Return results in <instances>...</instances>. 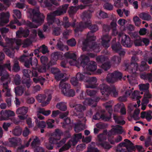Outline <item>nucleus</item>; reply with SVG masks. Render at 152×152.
<instances>
[{"label":"nucleus","mask_w":152,"mask_h":152,"mask_svg":"<svg viewBox=\"0 0 152 152\" xmlns=\"http://www.w3.org/2000/svg\"><path fill=\"white\" fill-rule=\"evenodd\" d=\"M95 56V54L91 53L83 54L80 56L77 61L76 60V55L75 53L68 52L64 54L65 57L67 59V61L71 65H75L78 67L81 66L87 75H91L92 72L96 69V64L94 61H89L90 58H94Z\"/></svg>","instance_id":"nucleus-1"},{"label":"nucleus","mask_w":152,"mask_h":152,"mask_svg":"<svg viewBox=\"0 0 152 152\" xmlns=\"http://www.w3.org/2000/svg\"><path fill=\"white\" fill-rule=\"evenodd\" d=\"M29 13L30 14L29 17L32 19L33 21L32 23H28V26L30 28H37L43 22L45 16L43 14L40 13L38 8L34 10L30 9Z\"/></svg>","instance_id":"nucleus-2"},{"label":"nucleus","mask_w":152,"mask_h":152,"mask_svg":"<svg viewBox=\"0 0 152 152\" xmlns=\"http://www.w3.org/2000/svg\"><path fill=\"white\" fill-rule=\"evenodd\" d=\"M91 17V14L86 12H84L82 14L81 17L83 20L86 21L85 23L81 22L76 27V28L75 30L76 34L78 31H81L87 27L89 28L93 32H95L98 30V28L96 26L94 25L91 26V22L90 20Z\"/></svg>","instance_id":"nucleus-3"},{"label":"nucleus","mask_w":152,"mask_h":152,"mask_svg":"<svg viewBox=\"0 0 152 152\" xmlns=\"http://www.w3.org/2000/svg\"><path fill=\"white\" fill-rule=\"evenodd\" d=\"M60 136V130L57 129L56 131L51 134V137L49 139V142L45 144L46 148L49 150H51L53 148V144H57V146L58 147L62 145L65 142L67 138H64L58 142V140H60L61 138Z\"/></svg>","instance_id":"nucleus-4"},{"label":"nucleus","mask_w":152,"mask_h":152,"mask_svg":"<svg viewBox=\"0 0 152 152\" xmlns=\"http://www.w3.org/2000/svg\"><path fill=\"white\" fill-rule=\"evenodd\" d=\"M5 40L7 43L6 45L4 44L2 42V39L0 35V45L3 47H9L12 49H18L19 46L23 44V47L25 48L27 47L28 44L27 42V40L23 43L20 39H9L6 38Z\"/></svg>","instance_id":"nucleus-5"},{"label":"nucleus","mask_w":152,"mask_h":152,"mask_svg":"<svg viewBox=\"0 0 152 152\" xmlns=\"http://www.w3.org/2000/svg\"><path fill=\"white\" fill-rule=\"evenodd\" d=\"M86 72L81 74L78 73L76 75L77 77L80 81H83L87 83L85 84V87L87 88H93L96 87L95 84L97 82V79L96 78L94 77H91L88 76Z\"/></svg>","instance_id":"nucleus-6"},{"label":"nucleus","mask_w":152,"mask_h":152,"mask_svg":"<svg viewBox=\"0 0 152 152\" xmlns=\"http://www.w3.org/2000/svg\"><path fill=\"white\" fill-rule=\"evenodd\" d=\"M32 59L31 58H30L29 60L27 59L26 56H23L20 58V61L21 62H25V66L27 67L28 68L30 64L32 66L33 70L32 71V75L33 76L36 77L37 75V73L36 71H35L37 68V60L36 58H34L31 62V61Z\"/></svg>","instance_id":"nucleus-7"},{"label":"nucleus","mask_w":152,"mask_h":152,"mask_svg":"<svg viewBox=\"0 0 152 152\" xmlns=\"http://www.w3.org/2000/svg\"><path fill=\"white\" fill-rule=\"evenodd\" d=\"M70 85L62 80L59 85V88L61 89L62 93L66 96H73L75 95V91L72 89H69L70 88Z\"/></svg>","instance_id":"nucleus-8"},{"label":"nucleus","mask_w":152,"mask_h":152,"mask_svg":"<svg viewBox=\"0 0 152 152\" xmlns=\"http://www.w3.org/2000/svg\"><path fill=\"white\" fill-rule=\"evenodd\" d=\"M124 147H125L129 152H132L134 149L132 143L129 140L125 139L118 145L116 152H127L126 151L122 148Z\"/></svg>","instance_id":"nucleus-9"},{"label":"nucleus","mask_w":152,"mask_h":152,"mask_svg":"<svg viewBox=\"0 0 152 152\" xmlns=\"http://www.w3.org/2000/svg\"><path fill=\"white\" fill-rule=\"evenodd\" d=\"M4 74L6 75V77H4V75H3L1 77V84L3 86V89L2 91L6 92L5 95L6 96L10 97L11 96L10 94V89L8 88V84L10 81V78L8 75L7 73L5 72Z\"/></svg>","instance_id":"nucleus-10"},{"label":"nucleus","mask_w":152,"mask_h":152,"mask_svg":"<svg viewBox=\"0 0 152 152\" xmlns=\"http://www.w3.org/2000/svg\"><path fill=\"white\" fill-rule=\"evenodd\" d=\"M139 61V59L137 57H132L131 60L130 67L131 68L129 69V64H126L124 66L126 69H128L129 73L132 74H135L137 71L139 66L137 62Z\"/></svg>","instance_id":"nucleus-11"},{"label":"nucleus","mask_w":152,"mask_h":152,"mask_svg":"<svg viewBox=\"0 0 152 152\" xmlns=\"http://www.w3.org/2000/svg\"><path fill=\"white\" fill-rule=\"evenodd\" d=\"M82 138L81 133H79L75 135V136L69 140L68 142L65 144L59 150V152H62L63 151L68 149L72 145H75L78 140Z\"/></svg>","instance_id":"nucleus-12"},{"label":"nucleus","mask_w":152,"mask_h":152,"mask_svg":"<svg viewBox=\"0 0 152 152\" xmlns=\"http://www.w3.org/2000/svg\"><path fill=\"white\" fill-rule=\"evenodd\" d=\"M4 53H0V76L1 77L4 75V77H6V75L4 74V72H6L8 74V75L9 77L8 73L4 69V68H7L9 71L11 70V64L10 61H8L7 63L3 66L1 65V61L4 58Z\"/></svg>","instance_id":"nucleus-13"},{"label":"nucleus","mask_w":152,"mask_h":152,"mask_svg":"<svg viewBox=\"0 0 152 152\" xmlns=\"http://www.w3.org/2000/svg\"><path fill=\"white\" fill-rule=\"evenodd\" d=\"M68 7V4H65L62 6L61 9L54 11L53 12L48 15V20L49 22L53 20L54 16L60 15L66 12Z\"/></svg>","instance_id":"nucleus-14"},{"label":"nucleus","mask_w":152,"mask_h":152,"mask_svg":"<svg viewBox=\"0 0 152 152\" xmlns=\"http://www.w3.org/2000/svg\"><path fill=\"white\" fill-rule=\"evenodd\" d=\"M118 36L120 39L121 38V42L123 46L127 47H130L132 46V42L129 36L121 33L118 34Z\"/></svg>","instance_id":"nucleus-15"},{"label":"nucleus","mask_w":152,"mask_h":152,"mask_svg":"<svg viewBox=\"0 0 152 152\" xmlns=\"http://www.w3.org/2000/svg\"><path fill=\"white\" fill-rule=\"evenodd\" d=\"M121 77V73L119 72L116 71L113 73L109 74L107 75V81L108 83H113L120 80Z\"/></svg>","instance_id":"nucleus-16"},{"label":"nucleus","mask_w":152,"mask_h":152,"mask_svg":"<svg viewBox=\"0 0 152 152\" xmlns=\"http://www.w3.org/2000/svg\"><path fill=\"white\" fill-rule=\"evenodd\" d=\"M36 98L39 102H42V105L43 106H45L49 104L51 99V95H48V97L46 98V94H39L37 96Z\"/></svg>","instance_id":"nucleus-17"},{"label":"nucleus","mask_w":152,"mask_h":152,"mask_svg":"<svg viewBox=\"0 0 152 152\" xmlns=\"http://www.w3.org/2000/svg\"><path fill=\"white\" fill-rule=\"evenodd\" d=\"M75 108L74 115L78 116L79 118L83 117V112L86 109V107L84 105L81 104H77L73 107Z\"/></svg>","instance_id":"nucleus-18"},{"label":"nucleus","mask_w":152,"mask_h":152,"mask_svg":"<svg viewBox=\"0 0 152 152\" xmlns=\"http://www.w3.org/2000/svg\"><path fill=\"white\" fill-rule=\"evenodd\" d=\"M83 46L82 48L83 51L94 50L96 52H98L99 51V48L97 45L95 44V43L93 42L90 43L88 45L86 46L84 42L83 43Z\"/></svg>","instance_id":"nucleus-19"},{"label":"nucleus","mask_w":152,"mask_h":152,"mask_svg":"<svg viewBox=\"0 0 152 152\" xmlns=\"http://www.w3.org/2000/svg\"><path fill=\"white\" fill-rule=\"evenodd\" d=\"M15 113L13 111L10 110L2 111L0 112V121L7 120L9 117L14 116Z\"/></svg>","instance_id":"nucleus-20"},{"label":"nucleus","mask_w":152,"mask_h":152,"mask_svg":"<svg viewBox=\"0 0 152 152\" xmlns=\"http://www.w3.org/2000/svg\"><path fill=\"white\" fill-rule=\"evenodd\" d=\"M97 61L99 62H101L102 63L103 62L105 61L104 64H103L101 67L104 69L105 70H107L108 69H109L110 67V65L109 62H108L107 60V59L105 58L104 56H100L97 57L96 58Z\"/></svg>","instance_id":"nucleus-21"},{"label":"nucleus","mask_w":152,"mask_h":152,"mask_svg":"<svg viewBox=\"0 0 152 152\" xmlns=\"http://www.w3.org/2000/svg\"><path fill=\"white\" fill-rule=\"evenodd\" d=\"M10 15L9 12L2 13L0 14V27L4 26L9 22Z\"/></svg>","instance_id":"nucleus-22"},{"label":"nucleus","mask_w":152,"mask_h":152,"mask_svg":"<svg viewBox=\"0 0 152 152\" xmlns=\"http://www.w3.org/2000/svg\"><path fill=\"white\" fill-rule=\"evenodd\" d=\"M99 99L100 98L98 97L87 99L83 102V104L85 105H89L95 107L96 105V102L99 101Z\"/></svg>","instance_id":"nucleus-23"},{"label":"nucleus","mask_w":152,"mask_h":152,"mask_svg":"<svg viewBox=\"0 0 152 152\" xmlns=\"http://www.w3.org/2000/svg\"><path fill=\"white\" fill-rule=\"evenodd\" d=\"M124 132L122 127L118 125L114 126L111 131L108 132V135H114L116 134H121Z\"/></svg>","instance_id":"nucleus-24"},{"label":"nucleus","mask_w":152,"mask_h":152,"mask_svg":"<svg viewBox=\"0 0 152 152\" xmlns=\"http://www.w3.org/2000/svg\"><path fill=\"white\" fill-rule=\"evenodd\" d=\"M110 88L106 85L104 83L101 84L99 87V88L102 94V95L104 94L107 96H108L109 95Z\"/></svg>","instance_id":"nucleus-25"},{"label":"nucleus","mask_w":152,"mask_h":152,"mask_svg":"<svg viewBox=\"0 0 152 152\" xmlns=\"http://www.w3.org/2000/svg\"><path fill=\"white\" fill-rule=\"evenodd\" d=\"M112 48L113 50L117 52L120 56H123L125 54V51L121 48V46L119 43L112 45Z\"/></svg>","instance_id":"nucleus-26"},{"label":"nucleus","mask_w":152,"mask_h":152,"mask_svg":"<svg viewBox=\"0 0 152 152\" xmlns=\"http://www.w3.org/2000/svg\"><path fill=\"white\" fill-rule=\"evenodd\" d=\"M111 39V37L107 35L104 36L102 38V45L105 48H107L109 47L110 46L109 42Z\"/></svg>","instance_id":"nucleus-27"},{"label":"nucleus","mask_w":152,"mask_h":152,"mask_svg":"<svg viewBox=\"0 0 152 152\" xmlns=\"http://www.w3.org/2000/svg\"><path fill=\"white\" fill-rule=\"evenodd\" d=\"M61 56V53L58 52H55L53 53L51 55V57L53 59H52L49 63V64H51V65H54L56 64V61L58 59L60 58Z\"/></svg>","instance_id":"nucleus-28"},{"label":"nucleus","mask_w":152,"mask_h":152,"mask_svg":"<svg viewBox=\"0 0 152 152\" xmlns=\"http://www.w3.org/2000/svg\"><path fill=\"white\" fill-rule=\"evenodd\" d=\"M85 7V6L80 5V6L73 7L72 6L69 8L68 12L69 15L71 17L77 12L79 9H83Z\"/></svg>","instance_id":"nucleus-29"},{"label":"nucleus","mask_w":152,"mask_h":152,"mask_svg":"<svg viewBox=\"0 0 152 152\" xmlns=\"http://www.w3.org/2000/svg\"><path fill=\"white\" fill-rule=\"evenodd\" d=\"M29 31L28 29H26L23 31H19L16 32V36L18 38H20L23 36L24 37H26L28 35Z\"/></svg>","instance_id":"nucleus-30"},{"label":"nucleus","mask_w":152,"mask_h":152,"mask_svg":"<svg viewBox=\"0 0 152 152\" xmlns=\"http://www.w3.org/2000/svg\"><path fill=\"white\" fill-rule=\"evenodd\" d=\"M28 107H23L18 109L16 111V113L18 115H25L28 112Z\"/></svg>","instance_id":"nucleus-31"},{"label":"nucleus","mask_w":152,"mask_h":152,"mask_svg":"<svg viewBox=\"0 0 152 152\" xmlns=\"http://www.w3.org/2000/svg\"><path fill=\"white\" fill-rule=\"evenodd\" d=\"M110 116L108 117L104 115H102L101 116L99 113H97L93 117V119L95 120H98L100 118L105 121H108L110 118Z\"/></svg>","instance_id":"nucleus-32"},{"label":"nucleus","mask_w":152,"mask_h":152,"mask_svg":"<svg viewBox=\"0 0 152 152\" xmlns=\"http://www.w3.org/2000/svg\"><path fill=\"white\" fill-rule=\"evenodd\" d=\"M56 107L61 111H65L66 109V103L64 102H60L57 103L56 105Z\"/></svg>","instance_id":"nucleus-33"},{"label":"nucleus","mask_w":152,"mask_h":152,"mask_svg":"<svg viewBox=\"0 0 152 152\" xmlns=\"http://www.w3.org/2000/svg\"><path fill=\"white\" fill-rule=\"evenodd\" d=\"M84 125L81 123L75 124L74 129L76 132H78L81 130H83L85 129Z\"/></svg>","instance_id":"nucleus-34"},{"label":"nucleus","mask_w":152,"mask_h":152,"mask_svg":"<svg viewBox=\"0 0 152 152\" xmlns=\"http://www.w3.org/2000/svg\"><path fill=\"white\" fill-rule=\"evenodd\" d=\"M68 18L67 17H65L64 18V22L63 23V25L65 28H67L69 27L70 26L72 27H74L75 26V22H73V23L71 24L70 23H69L68 20ZM74 22H75V21Z\"/></svg>","instance_id":"nucleus-35"},{"label":"nucleus","mask_w":152,"mask_h":152,"mask_svg":"<svg viewBox=\"0 0 152 152\" xmlns=\"http://www.w3.org/2000/svg\"><path fill=\"white\" fill-rule=\"evenodd\" d=\"M96 145L98 146H101L106 149H109L111 147V146L107 142H103L100 143H97Z\"/></svg>","instance_id":"nucleus-36"},{"label":"nucleus","mask_w":152,"mask_h":152,"mask_svg":"<svg viewBox=\"0 0 152 152\" xmlns=\"http://www.w3.org/2000/svg\"><path fill=\"white\" fill-rule=\"evenodd\" d=\"M24 90V88L21 87H17L15 88V92L17 96L21 95Z\"/></svg>","instance_id":"nucleus-37"},{"label":"nucleus","mask_w":152,"mask_h":152,"mask_svg":"<svg viewBox=\"0 0 152 152\" xmlns=\"http://www.w3.org/2000/svg\"><path fill=\"white\" fill-rule=\"evenodd\" d=\"M139 88L141 91L145 92L148 91L149 87V85L147 83L146 84H142L139 85Z\"/></svg>","instance_id":"nucleus-38"},{"label":"nucleus","mask_w":152,"mask_h":152,"mask_svg":"<svg viewBox=\"0 0 152 152\" xmlns=\"http://www.w3.org/2000/svg\"><path fill=\"white\" fill-rule=\"evenodd\" d=\"M107 136V133L106 132H104L103 133L99 134L98 136V137L99 142V143L102 142L104 140H106Z\"/></svg>","instance_id":"nucleus-39"},{"label":"nucleus","mask_w":152,"mask_h":152,"mask_svg":"<svg viewBox=\"0 0 152 152\" xmlns=\"http://www.w3.org/2000/svg\"><path fill=\"white\" fill-rule=\"evenodd\" d=\"M149 67V66L146 64L145 62L142 61L138 69H139L140 71H142L148 69Z\"/></svg>","instance_id":"nucleus-40"},{"label":"nucleus","mask_w":152,"mask_h":152,"mask_svg":"<svg viewBox=\"0 0 152 152\" xmlns=\"http://www.w3.org/2000/svg\"><path fill=\"white\" fill-rule=\"evenodd\" d=\"M38 113H42L45 116H48L50 114L51 111L50 110H45L44 108H39L38 109Z\"/></svg>","instance_id":"nucleus-41"},{"label":"nucleus","mask_w":152,"mask_h":152,"mask_svg":"<svg viewBox=\"0 0 152 152\" xmlns=\"http://www.w3.org/2000/svg\"><path fill=\"white\" fill-rule=\"evenodd\" d=\"M112 101H109L108 102H106L104 104V107H105L106 109L108 110V112L110 115H111V113L112 110Z\"/></svg>","instance_id":"nucleus-42"},{"label":"nucleus","mask_w":152,"mask_h":152,"mask_svg":"<svg viewBox=\"0 0 152 152\" xmlns=\"http://www.w3.org/2000/svg\"><path fill=\"white\" fill-rule=\"evenodd\" d=\"M14 24H16L18 26L21 25V23L19 22L16 18H15L13 20L10 22V28L12 29H15L16 28L15 26L12 25Z\"/></svg>","instance_id":"nucleus-43"},{"label":"nucleus","mask_w":152,"mask_h":152,"mask_svg":"<svg viewBox=\"0 0 152 152\" xmlns=\"http://www.w3.org/2000/svg\"><path fill=\"white\" fill-rule=\"evenodd\" d=\"M16 145V140L15 138H12L9 140V142L6 144V145L10 147H13Z\"/></svg>","instance_id":"nucleus-44"},{"label":"nucleus","mask_w":152,"mask_h":152,"mask_svg":"<svg viewBox=\"0 0 152 152\" xmlns=\"http://www.w3.org/2000/svg\"><path fill=\"white\" fill-rule=\"evenodd\" d=\"M22 129L20 128L17 126L12 131L13 134L15 136H18L21 134Z\"/></svg>","instance_id":"nucleus-45"},{"label":"nucleus","mask_w":152,"mask_h":152,"mask_svg":"<svg viewBox=\"0 0 152 152\" xmlns=\"http://www.w3.org/2000/svg\"><path fill=\"white\" fill-rule=\"evenodd\" d=\"M134 44L136 46H141L143 45L142 39L139 37H137L134 41Z\"/></svg>","instance_id":"nucleus-46"},{"label":"nucleus","mask_w":152,"mask_h":152,"mask_svg":"<svg viewBox=\"0 0 152 152\" xmlns=\"http://www.w3.org/2000/svg\"><path fill=\"white\" fill-rule=\"evenodd\" d=\"M113 118L116 123L123 125L125 123V121L122 120V118L121 117H118L116 115H114Z\"/></svg>","instance_id":"nucleus-47"},{"label":"nucleus","mask_w":152,"mask_h":152,"mask_svg":"<svg viewBox=\"0 0 152 152\" xmlns=\"http://www.w3.org/2000/svg\"><path fill=\"white\" fill-rule=\"evenodd\" d=\"M140 16L144 20H149L151 19V16L148 13H142L140 14Z\"/></svg>","instance_id":"nucleus-48"},{"label":"nucleus","mask_w":152,"mask_h":152,"mask_svg":"<svg viewBox=\"0 0 152 152\" xmlns=\"http://www.w3.org/2000/svg\"><path fill=\"white\" fill-rule=\"evenodd\" d=\"M18 64V62L17 60H14L13 70L15 72H17L20 70V68Z\"/></svg>","instance_id":"nucleus-49"},{"label":"nucleus","mask_w":152,"mask_h":152,"mask_svg":"<svg viewBox=\"0 0 152 152\" xmlns=\"http://www.w3.org/2000/svg\"><path fill=\"white\" fill-rule=\"evenodd\" d=\"M131 98L134 99H138L141 98L140 95V92L137 91H135L130 96Z\"/></svg>","instance_id":"nucleus-50"},{"label":"nucleus","mask_w":152,"mask_h":152,"mask_svg":"<svg viewBox=\"0 0 152 152\" xmlns=\"http://www.w3.org/2000/svg\"><path fill=\"white\" fill-rule=\"evenodd\" d=\"M35 122L37 126L39 127L42 128H44L45 127L46 124L45 122L43 121H39L38 119L36 118H35Z\"/></svg>","instance_id":"nucleus-51"},{"label":"nucleus","mask_w":152,"mask_h":152,"mask_svg":"<svg viewBox=\"0 0 152 152\" xmlns=\"http://www.w3.org/2000/svg\"><path fill=\"white\" fill-rule=\"evenodd\" d=\"M97 16L99 18H105L108 17L107 14L101 11L97 13Z\"/></svg>","instance_id":"nucleus-52"},{"label":"nucleus","mask_w":152,"mask_h":152,"mask_svg":"<svg viewBox=\"0 0 152 152\" xmlns=\"http://www.w3.org/2000/svg\"><path fill=\"white\" fill-rule=\"evenodd\" d=\"M87 39L88 41L94 40L96 39V37L94 36L93 32L91 31L88 33L87 36Z\"/></svg>","instance_id":"nucleus-53"},{"label":"nucleus","mask_w":152,"mask_h":152,"mask_svg":"<svg viewBox=\"0 0 152 152\" xmlns=\"http://www.w3.org/2000/svg\"><path fill=\"white\" fill-rule=\"evenodd\" d=\"M77 78L76 77H74L71 79V82L74 86H80V84L78 82Z\"/></svg>","instance_id":"nucleus-54"},{"label":"nucleus","mask_w":152,"mask_h":152,"mask_svg":"<svg viewBox=\"0 0 152 152\" xmlns=\"http://www.w3.org/2000/svg\"><path fill=\"white\" fill-rule=\"evenodd\" d=\"M127 77L128 78L130 83L131 84L134 85L137 83V80L135 79V77H133V76L128 75Z\"/></svg>","instance_id":"nucleus-55"},{"label":"nucleus","mask_w":152,"mask_h":152,"mask_svg":"<svg viewBox=\"0 0 152 152\" xmlns=\"http://www.w3.org/2000/svg\"><path fill=\"white\" fill-rule=\"evenodd\" d=\"M57 47L58 49L61 50H68V48L67 46L64 45H63L60 42H58L57 43Z\"/></svg>","instance_id":"nucleus-56"},{"label":"nucleus","mask_w":152,"mask_h":152,"mask_svg":"<svg viewBox=\"0 0 152 152\" xmlns=\"http://www.w3.org/2000/svg\"><path fill=\"white\" fill-rule=\"evenodd\" d=\"M110 93L109 94H111L114 96H116L118 95V93L116 91L114 87H111L110 89Z\"/></svg>","instance_id":"nucleus-57"},{"label":"nucleus","mask_w":152,"mask_h":152,"mask_svg":"<svg viewBox=\"0 0 152 152\" xmlns=\"http://www.w3.org/2000/svg\"><path fill=\"white\" fill-rule=\"evenodd\" d=\"M121 60L120 57L115 56L112 58L111 61L114 64H118L121 62Z\"/></svg>","instance_id":"nucleus-58"},{"label":"nucleus","mask_w":152,"mask_h":152,"mask_svg":"<svg viewBox=\"0 0 152 152\" xmlns=\"http://www.w3.org/2000/svg\"><path fill=\"white\" fill-rule=\"evenodd\" d=\"M151 96L152 95L150 93L149 91H147L145 92V94L143 100L146 101V100H149L148 99L151 98Z\"/></svg>","instance_id":"nucleus-59"},{"label":"nucleus","mask_w":152,"mask_h":152,"mask_svg":"<svg viewBox=\"0 0 152 152\" xmlns=\"http://www.w3.org/2000/svg\"><path fill=\"white\" fill-rule=\"evenodd\" d=\"M33 80L35 83L39 82L41 85H43L44 82H45V79L42 77H39L38 78H34Z\"/></svg>","instance_id":"nucleus-60"},{"label":"nucleus","mask_w":152,"mask_h":152,"mask_svg":"<svg viewBox=\"0 0 152 152\" xmlns=\"http://www.w3.org/2000/svg\"><path fill=\"white\" fill-rule=\"evenodd\" d=\"M67 43L71 47L75 46L76 44V42L75 39L73 38L68 40Z\"/></svg>","instance_id":"nucleus-61"},{"label":"nucleus","mask_w":152,"mask_h":152,"mask_svg":"<svg viewBox=\"0 0 152 152\" xmlns=\"http://www.w3.org/2000/svg\"><path fill=\"white\" fill-rule=\"evenodd\" d=\"M139 110L137 109L134 111L133 115L132 117L135 120H137L140 118V117L139 116Z\"/></svg>","instance_id":"nucleus-62"},{"label":"nucleus","mask_w":152,"mask_h":152,"mask_svg":"<svg viewBox=\"0 0 152 152\" xmlns=\"http://www.w3.org/2000/svg\"><path fill=\"white\" fill-rule=\"evenodd\" d=\"M64 75L60 72L56 75H55V78L57 80H62V78H64Z\"/></svg>","instance_id":"nucleus-63"},{"label":"nucleus","mask_w":152,"mask_h":152,"mask_svg":"<svg viewBox=\"0 0 152 152\" xmlns=\"http://www.w3.org/2000/svg\"><path fill=\"white\" fill-rule=\"evenodd\" d=\"M97 91L95 90L88 89L86 91L87 94L90 96H93L95 95Z\"/></svg>","instance_id":"nucleus-64"}]
</instances>
